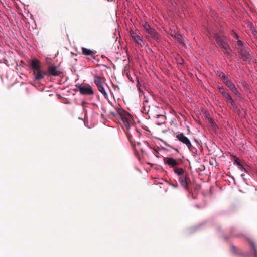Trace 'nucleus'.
Returning <instances> with one entry per match:
<instances>
[{
	"label": "nucleus",
	"mask_w": 257,
	"mask_h": 257,
	"mask_svg": "<svg viewBox=\"0 0 257 257\" xmlns=\"http://www.w3.org/2000/svg\"><path fill=\"white\" fill-rule=\"evenodd\" d=\"M224 84L226 85V86H227L229 89L233 87L235 85L234 83L229 79L226 81Z\"/></svg>",
	"instance_id": "obj_21"
},
{
	"label": "nucleus",
	"mask_w": 257,
	"mask_h": 257,
	"mask_svg": "<svg viewBox=\"0 0 257 257\" xmlns=\"http://www.w3.org/2000/svg\"><path fill=\"white\" fill-rule=\"evenodd\" d=\"M126 129L127 130V138L130 142V143H133V140L132 136V134H135L137 133L138 132L137 128L135 127V126L134 125V121H133V124L130 125V126L129 128H126L125 127Z\"/></svg>",
	"instance_id": "obj_9"
},
{
	"label": "nucleus",
	"mask_w": 257,
	"mask_h": 257,
	"mask_svg": "<svg viewBox=\"0 0 257 257\" xmlns=\"http://www.w3.org/2000/svg\"><path fill=\"white\" fill-rule=\"evenodd\" d=\"M229 102L230 103V104H231V106H232L233 107H234V108H236V104H235V102H234L233 100H232L231 101H230Z\"/></svg>",
	"instance_id": "obj_30"
},
{
	"label": "nucleus",
	"mask_w": 257,
	"mask_h": 257,
	"mask_svg": "<svg viewBox=\"0 0 257 257\" xmlns=\"http://www.w3.org/2000/svg\"><path fill=\"white\" fill-rule=\"evenodd\" d=\"M76 87L82 95H92L94 94L93 90L92 87L89 84L76 85Z\"/></svg>",
	"instance_id": "obj_6"
},
{
	"label": "nucleus",
	"mask_w": 257,
	"mask_h": 257,
	"mask_svg": "<svg viewBox=\"0 0 257 257\" xmlns=\"http://www.w3.org/2000/svg\"><path fill=\"white\" fill-rule=\"evenodd\" d=\"M110 114L114 117L120 118L126 128H129L130 125L133 124V119L131 116L127 112L123 109H119L116 112H111Z\"/></svg>",
	"instance_id": "obj_3"
},
{
	"label": "nucleus",
	"mask_w": 257,
	"mask_h": 257,
	"mask_svg": "<svg viewBox=\"0 0 257 257\" xmlns=\"http://www.w3.org/2000/svg\"><path fill=\"white\" fill-rule=\"evenodd\" d=\"M224 74L222 72H217V75L219 77H222Z\"/></svg>",
	"instance_id": "obj_32"
},
{
	"label": "nucleus",
	"mask_w": 257,
	"mask_h": 257,
	"mask_svg": "<svg viewBox=\"0 0 257 257\" xmlns=\"http://www.w3.org/2000/svg\"><path fill=\"white\" fill-rule=\"evenodd\" d=\"M241 177L244 179V174H242L241 175Z\"/></svg>",
	"instance_id": "obj_35"
},
{
	"label": "nucleus",
	"mask_w": 257,
	"mask_h": 257,
	"mask_svg": "<svg viewBox=\"0 0 257 257\" xmlns=\"http://www.w3.org/2000/svg\"><path fill=\"white\" fill-rule=\"evenodd\" d=\"M94 77V83L97 86V87L103 86V84L105 82V78L103 77L100 76L97 74L93 75Z\"/></svg>",
	"instance_id": "obj_10"
},
{
	"label": "nucleus",
	"mask_w": 257,
	"mask_h": 257,
	"mask_svg": "<svg viewBox=\"0 0 257 257\" xmlns=\"http://www.w3.org/2000/svg\"><path fill=\"white\" fill-rule=\"evenodd\" d=\"M218 89L219 93H220L224 97L228 93L224 88L218 87Z\"/></svg>",
	"instance_id": "obj_20"
},
{
	"label": "nucleus",
	"mask_w": 257,
	"mask_h": 257,
	"mask_svg": "<svg viewBox=\"0 0 257 257\" xmlns=\"http://www.w3.org/2000/svg\"><path fill=\"white\" fill-rule=\"evenodd\" d=\"M97 88L98 91L105 97V98L107 97L108 95H107L106 92L105 90L103 85L98 87Z\"/></svg>",
	"instance_id": "obj_17"
},
{
	"label": "nucleus",
	"mask_w": 257,
	"mask_h": 257,
	"mask_svg": "<svg viewBox=\"0 0 257 257\" xmlns=\"http://www.w3.org/2000/svg\"><path fill=\"white\" fill-rule=\"evenodd\" d=\"M224 97L225 98L226 102H229L230 101L233 100L229 93H228Z\"/></svg>",
	"instance_id": "obj_23"
},
{
	"label": "nucleus",
	"mask_w": 257,
	"mask_h": 257,
	"mask_svg": "<svg viewBox=\"0 0 257 257\" xmlns=\"http://www.w3.org/2000/svg\"><path fill=\"white\" fill-rule=\"evenodd\" d=\"M237 45L238 46L237 49L238 51L240 50L241 48L245 47V46H244L243 42L240 40H238L237 42Z\"/></svg>",
	"instance_id": "obj_22"
},
{
	"label": "nucleus",
	"mask_w": 257,
	"mask_h": 257,
	"mask_svg": "<svg viewBox=\"0 0 257 257\" xmlns=\"http://www.w3.org/2000/svg\"><path fill=\"white\" fill-rule=\"evenodd\" d=\"M82 53L83 55L94 57L96 52L92 51L85 47H82Z\"/></svg>",
	"instance_id": "obj_13"
},
{
	"label": "nucleus",
	"mask_w": 257,
	"mask_h": 257,
	"mask_svg": "<svg viewBox=\"0 0 257 257\" xmlns=\"http://www.w3.org/2000/svg\"><path fill=\"white\" fill-rule=\"evenodd\" d=\"M61 73V69L59 67L53 65H49V77L50 76H58Z\"/></svg>",
	"instance_id": "obj_8"
},
{
	"label": "nucleus",
	"mask_w": 257,
	"mask_h": 257,
	"mask_svg": "<svg viewBox=\"0 0 257 257\" xmlns=\"http://www.w3.org/2000/svg\"><path fill=\"white\" fill-rule=\"evenodd\" d=\"M178 35V33L177 32H176L175 31L172 32L171 33V36L174 38H175L176 37V36H177Z\"/></svg>",
	"instance_id": "obj_28"
},
{
	"label": "nucleus",
	"mask_w": 257,
	"mask_h": 257,
	"mask_svg": "<svg viewBox=\"0 0 257 257\" xmlns=\"http://www.w3.org/2000/svg\"><path fill=\"white\" fill-rule=\"evenodd\" d=\"M143 27L149 35L146 36L148 40L151 41V39H152L157 43H160L161 41L162 37L161 35L155 29L152 28L150 24L146 22L143 25Z\"/></svg>",
	"instance_id": "obj_4"
},
{
	"label": "nucleus",
	"mask_w": 257,
	"mask_h": 257,
	"mask_svg": "<svg viewBox=\"0 0 257 257\" xmlns=\"http://www.w3.org/2000/svg\"><path fill=\"white\" fill-rule=\"evenodd\" d=\"M215 39L217 44L222 49L223 53L227 57H232V50L228 43V38L224 35H221L218 34H215Z\"/></svg>",
	"instance_id": "obj_1"
},
{
	"label": "nucleus",
	"mask_w": 257,
	"mask_h": 257,
	"mask_svg": "<svg viewBox=\"0 0 257 257\" xmlns=\"http://www.w3.org/2000/svg\"><path fill=\"white\" fill-rule=\"evenodd\" d=\"M176 138L182 143L185 144L190 151L193 152L195 148L192 145L189 139L186 137L183 133H180L176 135Z\"/></svg>",
	"instance_id": "obj_5"
},
{
	"label": "nucleus",
	"mask_w": 257,
	"mask_h": 257,
	"mask_svg": "<svg viewBox=\"0 0 257 257\" xmlns=\"http://www.w3.org/2000/svg\"><path fill=\"white\" fill-rule=\"evenodd\" d=\"M230 90L234 93L238 97L241 98V95L239 92V91L237 90V88H236L235 86H234L233 87L230 89Z\"/></svg>",
	"instance_id": "obj_18"
},
{
	"label": "nucleus",
	"mask_w": 257,
	"mask_h": 257,
	"mask_svg": "<svg viewBox=\"0 0 257 257\" xmlns=\"http://www.w3.org/2000/svg\"><path fill=\"white\" fill-rule=\"evenodd\" d=\"M238 167L241 170L244 171L246 172H247L246 169L243 167V166L242 164L239 165V166H238Z\"/></svg>",
	"instance_id": "obj_29"
},
{
	"label": "nucleus",
	"mask_w": 257,
	"mask_h": 257,
	"mask_svg": "<svg viewBox=\"0 0 257 257\" xmlns=\"http://www.w3.org/2000/svg\"><path fill=\"white\" fill-rule=\"evenodd\" d=\"M176 36V37L175 39H176L180 43L184 45V41L185 39V37H183L181 35L179 34H178V35Z\"/></svg>",
	"instance_id": "obj_19"
},
{
	"label": "nucleus",
	"mask_w": 257,
	"mask_h": 257,
	"mask_svg": "<svg viewBox=\"0 0 257 257\" xmlns=\"http://www.w3.org/2000/svg\"><path fill=\"white\" fill-rule=\"evenodd\" d=\"M174 172L179 176H183L184 175V170L181 168H174Z\"/></svg>",
	"instance_id": "obj_16"
},
{
	"label": "nucleus",
	"mask_w": 257,
	"mask_h": 257,
	"mask_svg": "<svg viewBox=\"0 0 257 257\" xmlns=\"http://www.w3.org/2000/svg\"><path fill=\"white\" fill-rule=\"evenodd\" d=\"M170 185H171L172 187H174V188H177L178 185V184L177 183H176V184H174V183H170Z\"/></svg>",
	"instance_id": "obj_31"
},
{
	"label": "nucleus",
	"mask_w": 257,
	"mask_h": 257,
	"mask_svg": "<svg viewBox=\"0 0 257 257\" xmlns=\"http://www.w3.org/2000/svg\"><path fill=\"white\" fill-rule=\"evenodd\" d=\"M30 66L33 70L35 80L37 81L44 78L46 73L43 71L40 62L37 59H34L30 61Z\"/></svg>",
	"instance_id": "obj_2"
},
{
	"label": "nucleus",
	"mask_w": 257,
	"mask_h": 257,
	"mask_svg": "<svg viewBox=\"0 0 257 257\" xmlns=\"http://www.w3.org/2000/svg\"><path fill=\"white\" fill-rule=\"evenodd\" d=\"M256 33L257 34V32L255 31L254 32V35H255Z\"/></svg>",
	"instance_id": "obj_36"
},
{
	"label": "nucleus",
	"mask_w": 257,
	"mask_h": 257,
	"mask_svg": "<svg viewBox=\"0 0 257 257\" xmlns=\"http://www.w3.org/2000/svg\"><path fill=\"white\" fill-rule=\"evenodd\" d=\"M38 86H36L37 89L40 91H43L44 89V86L43 84H37Z\"/></svg>",
	"instance_id": "obj_24"
},
{
	"label": "nucleus",
	"mask_w": 257,
	"mask_h": 257,
	"mask_svg": "<svg viewBox=\"0 0 257 257\" xmlns=\"http://www.w3.org/2000/svg\"><path fill=\"white\" fill-rule=\"evenodd\" d=\"M238 53L240 54V59L243 61H249L250 59V50L249 48H242L238 51Z\"/></svg>",
	"instance_id": "obj_7"
},
{
	"label": "nucleus",
	"mask_w": 257,
	"mask_h": 257,
	"mask_svg": "<svg viewBox=\"0 0 257 257\" xmlns=\"http://www.w3.org/2000/svg\"><path fill=\"white\" fill-rule=\"evenodd\" d=\"M234 163L236 164L238 166L241 165L240 160L238 158L236 157L234 160Z\"/></svg>",
	"instance_id": "obj_26"
},
{
	"label": "nucleus",
	"mask_w": 257,
	"mask_h": 257,
	"mask_svg": "<svg viewBox=\"0 0 257 257\" xmlns=\"http://www.w3.org/2000/svg\"><path fill=\"white\" fill-rule=\"evenodd\" d=\"M220 78L223 81L224 83L226 81L229 79L228 77L225 74H224L223 76Z\"/></svg>",
	"instance_id": "obj_25"
},
{
	"label": "nucleus",
	"mask_w": 257,
	"mask_h": 257,
	"mask_svg": "<svg viewBox=\"0 0 257 257\" xmlns=\"http://www.w3.org/2000/svg\"><path fill=\"white\" fill-rule=\"evenodd\" d=\"M165 163L168 164L170 167L175 168V167L180 164V163L175 159L171 157H165L164 158Z\"/></svg>",
	"instance_id": "obj_11"
},
{
	"label": "nucleus",
	"mask_w": 257,
	"mask_h": 257,
	"mask_svg": "<svg viewBox=\"0 0 257 257\" xmlns=\"http://www.w3.org/2000/svg\"><path fill=\"white\" fill-rule=\"evenodd\" d=\"M224 74L222 72H217V75L219 77H222Z\"/></svg>",
	"instance_id": "obj_33"
},
{
	"label": "nucleus",
	"mask_w": 257,
	"mask_h": 257,
	"mask_svg": "<svg viewBox=\"0 0 257 257\" xmlns=\"http://www.w3.org/2000/svg\"><path fill=\"white\" fill-rule=\"evenodd\" d=\"M179 180L181 185L184 188L187 189L188 188V184L190 179L187 174L180 176Z\"/></svg>",
	"instance_id": "obj_12"
},
{
	"label": "nucleus",
	"mask_w": 257,
	"mask_h": 257,
	"mask_svg": "<svg viewBox=\"0 0 257 257\" xmlns=\"http://www.w3.org/2000/svg\"><path fill=\"white\" fill-rule=\"evenodd\" d=\"M131 36L132 37V38L134 39V36H138V35L136 34L134 32H132L131 33Z\"/></svg>",
	"instance_id": "obj_34"
},
{
	"label": "nucleus",
	"mask_w": 257,
	"mask_h": 257,
	"mask_svg": "<svg viewBox=\"0 0 257 257\" xmlns=\"http://www.w3.org/2000/svg\"><path fill=\"white\" fill-rule=\"evenodd\" d=\"M249 243L251 249L253 251L254 256L257 257V246L255 243L252 240H249Z\"/></svg>",
	"instance_id": "obj_14"
},
{
	"label": "nucleus",
	"mask_w": 257,
	"mask_h": 257,
	"mask_svg": "<svg viewBox=\"0 0 257 257\" xmlns=\"http://www.w3.org/2000/svg\"><path fill=\"white\" fill-rule=\"evenodd\" d=\"M133 39L137 44L140 45L142 47L144 45V43L139 35L135 36Z\"/></svg>",
	"instance_id": "obj_15"
},
{
	"label": "nucleus",
	"mask_w": 257,
	"mask_h": 257,
	"mask_svg": "<svg viewBox=\"0 0 257 257\" xmlns=\"http://www.w3.org/2000/svg\"><path fill=\"white\" fill-rule=\"evenodd\" d=\"M231 35L233 37L237 39H238L239 38L238 34L235 32H234V30H232Z\"/></svg>",
	"instance_id": "obj_27"
}]
</instances>
